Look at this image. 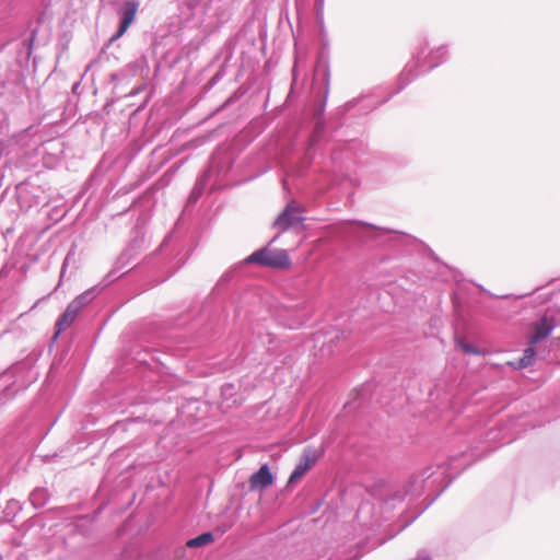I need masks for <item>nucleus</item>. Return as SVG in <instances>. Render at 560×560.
I'll return each instance as SVG.
<instances>
[{"mask_svg":"<svg viewBox=\"0 0 560 560\" xmlns=\"http://www.w3.org/2000/svg\"><path fill=\"white\" fill-rule=\"evenodd\" d=\"M320 455L322 452L314 448L308 447L304 450L300 463L296 465L289 478V483L299 481L316 464Z\"/></svg>","mask_w":560,"mask_h":560,"instance_id":"obj_4","label":"nucleus"},{"mask_svg":"<svg viewBox=\"0 0 560 560\" xmlns=\"http://www.w3.org/2000/svg\"><path fill=\"white\" fill-rule=\"evenodd\" d=\"M272 483H273V475L270 471V468L267 464L261 465L259 470L257 472L253 474L249 478V489L252 491L265 490Z\"/></svg>","mask_w":560,"mask_h":560,"instance_id":"obj_7","label":"nucleus"},{"mask_svg":"<svg viewBox=\"0 0 560 560\" xmlns=\"http://www.w3.org/2000/svg\"><path fill=\"white\" fill-rule=\"evenodd\" d=\"M213 541V535L211 533H203L190 540L187 541V547L189 548H198L205 545H208Z\"/></svg>","mask_w":560,"mask_h":560,"instance_id":"obj_9","label":"nucleus"},{"mask_svg":"<svg viewBox=\"0 0 560 560\" xmlns=\"http://www.w3.org/2000/svg\"><path fill=\"white\" fill-rule=\"evenodd\" d=\"M456 346L458 349H460L464 353H469V354H476V355H480V354H483V352L481 350H479L478 348L467 343L466 341L464 340H457L456 341Z\"/></svg>","mask_w":560,"mask_h":560,"instance_id":"obj_10","label":"nucleus"},{"mask_svg":"<svg viewBox=\"0 0 560 560\" xmlns=\"http://www.w3.org/2000/svg\"><path fill=\"white\" fill-rule=\"evenodd\" d=\"M556 327V322L551 317L544 316L538 322L533 324V334L529 337L532 346L537 345L539 341L546 339L553 328Z\"/></svg>","mask_w":560,"mask_h":560,"instance_id":"obj_6","label":"nucleus"},{"mask_svg":"<svg viewBox=\"0 0 560 560\" xmlns=\"http://www.w3.org/2000/svg\"><path fill=\"white\" fill-rule=\"evenodd\" d=\"M304 208L295 201H291L279 213L273 221V228L278 230L279 234L302 224L305 218L303 217Z\"/></svg>","mask_w":560,"mask_h":560,"instance_id":"obj_3","label":"nucleus"},{"mask_svg":"<svg viewBox=\"0 0 560 560\" xmlns=\"http://www.w3.org/2000/svg\"><path fill=\"white\" fill-rule=\"evenodd\" d=\"M90 290L83 292L67 306L63 314L56 322L54 339H57L62 331L67 330L73 324L78 314L92 300V298H90Z\"/></svg>","mask_w":560,"mask_h":560,"instance_id":"obj_2","label":"nucleus"},{"mask_svg":"<svg viewBox=\"0 0 560 560\" xmlns=\"http://www.w3.org/2000/svg\"><path fill=\"white\" fill-rule=\"evenodd\" d=\"M535 346H532L530 340L528 341V347L524 350L523 357L518 360L517 363H512L516 369H524L532 365L535 361Z\"/></svg>","mask_w":560,"mask_h":560,"instance_id":"obj_8","label":"nucleus"},{"mask_svg":"<svg viewBox=\"0 0 560 560\" xmlns=\"http://www.w3.org/2000/svg\"><path fill=\"white\" fill-rule=\"evenodd\" d=\"M139 9V2L137 0H127L120 11L121 21L116 34L112 37V40L120 38L133 23L137 12Z\"/></svg>","mask_w":560,"mask_h":560,"instance_id":"obj_5","label":"nucleus"},{"mask_svg":"<svg viewBox=\"0 0 560 560\" xmlns=\"http://www.w3.org/2000/svg\"><path fill=\"white\" fill-rule=\"evenodd\" d=\"M247 264H257L272 269H289L291 259L285 249H275L266 246L250 254L246 259Z\"/></svg>","mask_w":560,"mask_h":560,"instance_id":"obj_1","label":"nucleus"}]
</instances>
